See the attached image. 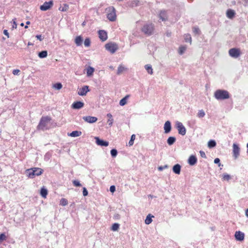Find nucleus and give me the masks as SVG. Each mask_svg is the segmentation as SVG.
Here are the masks:
<instances>
[{
  "instance_id": "obj_9",
  "label": "nucleus",
  "mask_w": 248,
  "mask_h": 248,
  "mask_svg": "<svg viewBox=\"0 0 248 248\" xmlns=\"http://www.w3.org/2000/svg\"><path fill=\"white\" fill-rule=\"evenodd\" d=\"M53 3L52 0L48 2H45L40 6V9L42 11H46L49 9L53 6Z\"/></svg>"
},
{
  "instance_id": "obj_60",
  "label": "nucleus",
  "mask_w": 248,
  "mask_h": 248,
  "mask_svg": "<svg viewBox=\"0 0 248 248\" xmlns=\"http://www.w3.org/2000/svg\"><path fill=\"white\" fill-rule=\"evenodd\" d=\"M20 26H24V23H22L20 24Z\"/></svg>"
},
{
  "instance_id": "obj_44",
  "label": "nucleus",
  "mask_w": 248,
  "mask_h": 248,
  "mask_svg": "<svg viewBox=\"0 0 248 248\" xmlns=\"http://www.w3.org/2000/svg\"><path fill=\"white\" fill-rule=\"evenodd\" d=\"M6 236L4 233H1L0 235V242H2L3 241L6 240Z\"/></svg>"
},
{
  "instance_id": "obj_55",
  "label": "nucleus",
  "mask_w": 248,
  "mask_h": 248,
  "mask_svg": "<svg viewBox=\"0 0 248 248\" xmlns=\"http://www.w3.org/2000/svg\"><path fill=\"white\" fill-rule=\"evenodd\" d=\"M36 37L40 41H42L43 40V38L41 35H37Z\"/></svg>"
},
{
  "instance_id": "obj_22",
  "label": "nucleus",
  "mask_w": 248,
  "mask_h": 248,
  "mask_svg": "<svg viewBox=\"0 0 248 248\" xmlns=\"http://www.w3.org/2000/svg\"><path fill=\"white\" fill-rule=\"evenodd\" d=\"M82 133L81 131H74L70 133L68 135L72 137H77L80 136L81 135Z\"/></svg>"
},
{
  "instance_id": "obj_47",
  "label": "nucleus",
  "mask_w": 248,
  "mask_h": 248,
  "mask_svg": "<svg viewBox=\"0 0 248 248\" xmlns=\"http://www.w3.org/2000/svg\"><path fill=\"white\" fill-rule=\"evenodd\" d=\"M193 31L196 34H199L200 31L199 29L196 27L193 28Z\"/></svg>"
},
{
  "instance_id": "obj_48",
  "label": "nucleus",
  "mask_w": 248,
  "mask_h": 248,
  "mask_svg": "<svg viewBox=\"0 0 248 248\" xmlns=\"http://www.w3.org/2000/svg\"><path fill=\"white\" fill-rule=\"evenodd\" d=\"M168 168V166L167 165H165L163 166H159L158 168V170H159V171H162L164 169H167Z\"/></svg>"
},
{
  "instance_id": "obj_45",
  "label": "nucleus",
  "mask_w": 248,
  "mask_h": 248,
  "mask_svg": "<svg viewBox=\"0 0 248 248\" xmlns=\"http://www.w3.org/2000/svg\"><path fill=\"white\" fill-rule=\"evenodd\" d=\"M73 184L76 186H81V184L78 180H74V181H73Z\"/></svg>"
},
{
  "instance_id": "obj_59",
  "label": "nucleus",
  "mask_w": 248,
  "mask_h": 248,
  "mask_svg": "<svg viewBox=\"0 0 248 248\" xmlns=\"http://www.w3.org/2000/svg\"><path fill=\"white\" fill-rule=\"evenodd\" d=\"M247 148H248V149H247V153L248 154V143L247 144Z\"/></svg>"
},
{
  "instance_id": "obj_20",
  "label": "nucleus",
  "mask_w": 248,
  "mask_h": 248,
  "mask_svg": "<svg viewBox=\"0 0 248 248\" xmlns=\"http://www.w3.org/2000/svg\"><path fill=\"white\" fill-rule=\"evenodd\" d=\"M181 166L179 164H177L173 167L172 170L175 173L179 174L181 171Z\"/></svg>"
},
{
  "instance_id": "obj_8",
  "label": "nucleus",
  "mask_w": 248,
  "mask_h": 248,
  "mask_svg": "<svg viewBox=\"0 0 248 248\" xmlns=\"http://www.w3.org/2000/svg\"><path fill=\"white\" fill-rule=\"evenodd\" d=\"M229 54L232 57L237 58L240 55V51L238 48H233L229 50Z\"/></svg>"
},
{
  "instance_id": "obj_34",
  "label": "nucleus",
  "mask_w": 248,
  "mask_h": 248,
  "mask_svg": "<svg viewBox=\"0 0 248 248\" xmlns=\"http://www.w3.org/2000/svg\"><path fill=\"white\" fill-rule=\"evenodd\" d=\"M125 68L124 66L122 65H120L118 68L117 74L118 75L121 74L124 70H125Z\"/></svg>"
},
{
  "instance_id": "obj_49",
  "label": "nucleus",
  "mask_w": 248,
  "mask_h": 248,
  "mask_svg": "<svg viewBox=\"0 0 248 248\" xmlns=\"http://www.w3.org/2000/svg\"><path fill=\"white\" fill-rule=\"evenodd\" d=\"M88 194V191L85 187L83 188V195L84 196H86Z\"/></svg>"
},
{
  "instance_id": "obj_12",
  "label": "nucleus",
  "mask_w": 248,
  "mask_h": 248,
  "mask_svg": "<svg viewBox=\"0 0 248 248\" xmlns=\"http://www.w3.org/2000/svg\"><path fill=\"white\" fill-rule=\"evenodd\" d=\"M96 143L101 146L107 147L108 145V142L100 139L98 137H95Z\"/></svg>"
},
{
  "instance_id": "obj_58",
  "label": "nucleus",
  "mask_w": 248,
  "mask_h": 248,
  "mask_svg": "<svg viewBox=\"0 0 248 248\" xmlns=\"http://www.w3.org/2000/svg\"><path fill=\"white\" fill-rule=\"evenodd\" d=\"M30 24V21H27V22H26V24H27V25H29V24Z\"/></svg>"
},
{
  "instance_id": "obj_3",
  "label": "nucleus",
  "mask_w": 248,
  "mask_h": 248,
  "mask_svg": "<svg viewBox=\"0 0 248 248\" xmlns=\"http://www.w3.org/2000/svg\"><path fill=\"white\" fill-rule=\"evenodd\" d=\"M214 96L217 100H224L229 98L230 94L226 90H217L215 92Z\"/></svg>"
},
{
  "instance_id": "obj_32",
  "label": "nucleus",
  "mask_w": 248,
  "mask_h": 248,
  "mask_svg": "<svg viewBox=\"0 0 248 248\" xmlns=\"http://www.w3.org/2000/svg\"><path fill=\"white\" fill-rule=\"evenodd\" d=\"M205 113L203 109H201L199 110L198 113H197V117L202 118L205 116Z\"/></svg>"
},
{
  "instance_id": "obj_53",
  "label": "nucleus",
  "mask_w": 248,
  "mask_h": 248,
  "mask_svg": "<svg viewBox=\"0 0 248 248\" xmlns=\"http://www.w3.org/2000/svg\"><path fill=\"white\" fill-rule=\"evenodd\" d=\"M111 192H114L115 191V186H111L109 189Z\"/></svg>"
},
{
  "instance_id": "obj_5",
  "label": "nucleus",
  "mask_w": 248,
  "mask_h": 248,
  "mask_svg": "<svg viewBox=\"0 0 248 248\" xmlns=\"http://www.w3.org/2000/svg\"><path fill=\"white\" fill-rule=\"evenodd\" d=\"M154 29V25L152 24H145L142 28V31L147 35H150L153 34Z\"/></svg>"
},
{
  "instance_id": "obj_6",
  "label": "nucleus",
  "mask_w": 248,
  "mask_h": 248,
  "mask_svg": "<svg viewBox=\"0 0 248 248\" xmlns=\"http://www.w3.org/2000/svg\"><path fill=\"white\" fill-rule=\"evenodd\" d=\"M175 126L179 134L182 136L186 135V129L182 123L177 121L175 123Z\"/></svg>"
},
{
  "instance_id": "obj_52",
  "label": "nucleus",
  "mask_w": 248,
  "mask_h": 248,
  "mask_svg": "<svg viewBox=\"0 0 248 248\" xmlns=\"http://www.w3.org/2000/svg\"><path fill=\"white\" fill-rule=\"evenodd\" d=\"M16 19H13V25L12 26L13 29H16L17 28V24L15 21Z\"/></svg>"
},
{
  "instance_id": "obj_4",
  "label": "nucleus",
  "mask_w": 248,
  "mask_h": 248,
  "mask_svg": "<svg viewBox=\"0 0 248 248\" xmlns=\"http://www.w3.org/2000/svg\"><path fill=\"white\" fill-rule=\"evenodd\" d=\"M107 11V18L111 21H114L116 20V10L114 7L111 6L106 9Z\"/></svg>"
},
{
  "instance_id": "obj_36",
  "label": "nucleus",
  "mask_w": 248,
  "mask_h": 248,
  "mask_svg": "<svg viewBox=\"0 0 248 248\" xmlns=\"http://www.w3.org/2000/svg\"><path fill=\"white\" fill-rule=\"evenodd\" d=\"M185 40L186 42L191 43V37L189 34H185Z\"/></svg>"
},
{
  "instance_id": "obj_15",
  "label": "nucleus",
  "mask_w": 248,
  "mask_h": 248,
  "mask_svg": "<svg viewBox=\"0 0 248 248\" xmlns=\"http://www.w3.org/2000/svg\"><path fill=\"white\" fill-rule=\"evenodd\" d=\"M164 129L165 133H169L170 132L171 129V125L170 121H167L165 123Z\"/></svg>"
},
{
  "instance_id": "obj_16",
  "label": "nucleus",
  "mask_w": 248,
  "mask_h": 248,
  "mask_svg": "<svg viewBox=\"0 0 248 248\" xmlns=\"http://www.w3.org/2000/svg\"><path fill=\"white\" fill-rule=\"evenodd\" d=\"M244 233L240 231H237L235 233V239L238 241H243L244 239Z\"/></svg>"
},
{
  "instance_id": "obj_31",
  "label": "nucleus",
  "mask_w": 248,
  "mask_h": 248,
  "mask_svg": "<svg viewBox=\"0 0 248 248\" xmlns=\"http://www.w3.org/2000/svg\"><path fill=\"white\" fill-rule=\"evenodd\" d=\"M216 146V142L214 140H210L208 142V146L209 148H211Z\"/></svg>"
},
{
  "instance_id": "obj_23",
  "label": "nucleus",
  "mask_w": 248,
  "mask_h": 248,
  "mask_svg": "<svg viewBox=\"0 0 248 248\" xmlns=\"http://www.w3.org/2000/svg\"><path fill=\"white\" fill-rule=\"evenodd\" d=\"M83 42L82 38L80 36H77L75 40V42L77 46H79Z\"/></svg>"
},
{
  "instance_id": "obj_29",
  "label": "nucleus",
  "mask_w": 248,
  "mask_h": 248,
  "mask_svg": "<svg viewBox=\"0 0 248 248\" xmlns=\"http://www.w3.org/2000/svg\"><path fill=\"white\" fill-rule=\"evenodd\" d=\"M152 217H154V216H151V214H149L145 220V223L146 224H149L152 222Z\"/></svg>"
},
{
  "instance_id": "obj_13",
  "label": "nucleus",
  "mask_w": 248,
  "mask_h": 248,
  "mask_svg": "<svg viewBox=\"0 0 248 248\" xmlns=\"http://www.w3.org/2000/svg\"><path fill=\"white\" fill-rule=\"evenodd\" d=\"M89 92V86H84L79 89L78 92V94L81 96H84Z\"/></svg>"
},
{
  "instance_id": "obj_14",
  "label": "nucleus",
  "mask_w": 248,
  "mask_h": 248,
  "mask_svg": "<svg viewBox=\"0 0 248 248\" xmlns=\"http://www.w3.org/2000/svg\"><path fill=\"white\" fill-rule=\"evenodd\" d=\"M99 37L102 41H105L108 38L107 32L103 30H100L98 31Z\"/></svg>"
},
{
  "instance_id": "obj_50",
  "label": "nucleus",
  "mask_w": 248,
  "mask_h": 248,
  "mask_svg": "<svg viewBox=\"0 0 248 248\" xmlns=\"http://www.w3.org/2000/svg\"><path fill=\"white\" fill-rule=\"evenodd\" d=\"M19 72L20 70L18 69H15L13 71V74L14 75H17Z\"/></svg>"
},
{
  "instance_id": "obj_18",
  "label": "nucleus",
  "mask_w": 248,
  "mask_h": 248,
  "mask_svg": "<svg viewBox=\"0 0 248 248\" xmlns=\"http://www.w3.org/2000/svg\"><path fill=\"white\" fill-rule=\"evenodd\" d=\"M197 162V159L195 155H191L188 159V163L191 166L194 165Z\"/></svg>"
},
{
  "instance_id": "obj_51",
  "label": "nucleus",
  "mask_w": 248,
  "mask_h": 248,
  "mask_svg": "<svg viewBox=\"0 0 248 248\" xmlns=\"http://www.w3.org/2000/svg\"><path fill=\"white\" fill-rule=\"evenodd\" d=\"M200 155L202 158H206V156L205 153L203 151H201L200 152Z\"/></svg>"
},
{
  "instance_id": "obj_19",
  "label": "nucleus",
  "mask_w": 248,
  "mask_h": 248,
  "mask_svg": "<svg viewBox=\"0 0 248 248\" xmlns=\"http://www.w3.org/2000/svg\"><path fill=\"white\" fill-rule=\"evenodd\" d=\"M235 15V13L234 10L232 9H229L227 11L226 16L228 18L230 19H232Z\"/></svg>"
},
{
  "instance_id": "obj_24",
  "label": "nucleus",
  "mask_w": 248,
  "mask_h": 248,
  "mask_svg": "<svg viewBox=\"0 0 248 248\" xmlns=\"http://www.w3.org/2000/svg\"><path fill=\"white\" fill-rule=\"evenodd\" d=\"M129 97V95H127L124 97L123 99H122L119 102L120 105L122 106L125 105L126 104L127 100Z\"/></svg>"
},
{
  "instance_id": "obj_63",
  "label": "nucleus",
  "mask_w": 248,
  "mask_h": 248,
  "mask_svg": "<svg viewBox=\"0 0 248 248\" xmlns=\"http://www.w3.org/2000/svg\"><path fill=\"white\" fill-rule=\"evenodd\" d=\"M149 196L151 197V198H153V196H152L151 195H150Z\"/></svg>"
},
{
  "instance_id": "obj_1",
  "label": "nucleus",
  "mask_w": 248,
  "mask_h": 248,
  "mask_svg": "<svg viewBox=\"0 0 248 248\" xmlns=\"http://www.w3.org/2000/svg\"><path fill=\"white\" fill-rule=\"evenodd\" d=\"M51 119L48 116L42 117L37 125V129L44 131L48 128V124L50 123Z\"/></svg>"
},
{
  "instance_id": "obj_62",
  "label": "nucleus",
  "mask_w": 248,
  "mask_h": 248,
  "mask_svg": "<svg viewBox=\"0 0 248 248\" xmlns=\"http://www.w3.org/2000/svg\"><path fill=\"white\" fill-rule=\"evenodd\" d=\"M28 26H26L25 27V28H28Z\"/></svg>"
},
{
  "instance_id": "obj_10",
  "label": "nucleus",
  "mask_w": 248,
  "mask_h": 248,
  "mask_svg": "<svg viewBox=\"0 0 248 248\" xmlns=\"http://www.w3.org/2000/svg\"><path fill=\"white\" fill-rule=\"evenodd\" d=\"M233 155L234 157V158L236 159L237 158L239 155V153H240V148L239 147L238 145L236 143L233 144Z\"/></svg>"
},
{
  "instance_id": "obj_39",
  "label": "nucleus",
  "mask_w": 248,
  "mask_h": 248,
  "mask_svg": "<svg viewBox=\"0 0 248 248\" xmlns=\"http://www.w3.org/2000/svg\"><path fill=\"white\" fill-rule=\"evenodd\" d=\"M68 204V201L66 199L62 198L60 201V204L62 206H65Z\"/></svg>"
},
{
  "instance_id": "obj_35",
  "label": "nucleus",
  "mask_w": 248,
  "mask_h": 248,
  "mask_svg": "<svg viewBox=\"0 0 248 248\" xmlns=\"http://www.w3.org/2000/svg\"><path fill=\"white\" fill-rule=\"evenodd\" d=\"M120 225L118 223H114L111 227V230L113 231H117L119 228Z\"/></svg>"
},
{
  "instance_id": "obj_38",
  "label": "nucleus",
  "mask_w": 248,
  "mask_h": 248,
  "mask_svg": "<svg viewBox=\"0 0 248 248\" xmlns=\"http://www.w3.org/2000/svg\"><path fill=\"white\" fill-rule=\"evenodd\" d=\"M135 139V135L134 134L132 135L131 137L130 140H129L128 142V144L130 146L133 145L134 143V140Z\"/></svg>"
},
{
  "instance_id": "obj_25",
  "label": "nucleus",
  "mask_w": 248,
  "mask_h": 248,
  "mask_svg": "<svg viewBox=\"0 0 248 248\" xmlns=\"http://www.w3.org/2000/svg\"><path fill=\"white\" fill-rule=\"evenodd\" d=\"M176 141V138L174 137H170L167 140V143L169 145H172Z\"/></svg>"
},
{
  "instance_id": "obj_56",
  "label": "nucleus",
  "mask_w": 248,
  "mask_h": 248,
  "mask_svg": "<svg viewBox=\"0 0 248 248\" xmlns=\"http://www.w3.org/2000/svg\"><path fill=\"white\" fill-rule=\"evenodd\" d=\"M246 216L248 217V208L246 210Z\"/></svg>"
},
{
  "instance_id": "obj_26",
  "label": "nucleus",
  "mask_w": 248,
  "mask_h": 248,
  "mask_svg": "<svg viewBox=\"0 0 248 248\" xmlns=\"http://www.w3.org/2000/svg\"><path fill=\"white\" fill-rule=\"evenodd\" d=\"M47 190L46 188L44 187H42L41 188L40 194L43 198H46L47 195Z\"/></svg>"
},
{
  "instance_id": "obj_54",
  "label": "nucleus",
  "mask_w": 248,
  "mask_h": 248,
  "mask_svg": "<svg viewBox=\"0 0 248 248\" xmlns=\"http://www.w3.org/2000/svg\"><path fill=\"white\" fill-rule=\"evenodd\" d=\"M3 33L4 35L7 36L8 38L9 37V33L8 32V31L6 30H4L3 31Z\"/></svg>"
},
{
  "instance_id": "obj_46",
  "label": "nucleus",
  "mask_w": 248,
  "mask_h": 248,
  "mask_svg": "<svg viewBox=\"0 0 248 248\" xmlns=\"http://www.w3.org/2000/svg\"><path fill=\"white\" fill-rule=\"evenodd\" d=\"M214 163L215 164H218V166L219 167H220V166H223L221 164L220 162V159L219 158H216L214 160Z\"/></svg>"
},
{
  "instance_id": "obj_28",
  "label": "nucleus",
  "mask_w": 248,
  "mask_h": 248,
  "mask_svg": "<svg viewBox=\"0 0 248 248\" xmlns=\"http://www.w3.org/2000/svg\"><path fill=\"white\" fill-rule=\"evenodd\" d=\"M94 71L93 68L91 66H89L87 69V75L88 77H90L93 75V73Z\"/></svg>"
},
{
  "instance_id": "obj_11",
  "label": "nucleus",
  "mask_w": 248,
  "mask_h": 248,
  "mask_svg": "<svg viewBox=\"0 0 248 248\" xmlns=\"http://www.w3.org/2000/svg\"><path fill=\"white\" fill-rule=\"evenodd\" d=\"M83 119L88 123H94L97 121V118L96 117L93 116H84Z\"/></svg>"
},
{
  "instance_id": "obj_37",
  "label": "nucleus",
  "mask_w": 248,
  "mask_h": 248,
  "mask_svg": "<svg viewBox=\"0 0 248 248\" xmlns=\"http://www.w3.org/2000/svg\"><path fill=\"white\" fill-rule=\"evenodd\" d=\"M186 47L185 46H180L179 48V53L182 55L186 51Z\"/></svg>"
},
{
  "instance_id": "obj_7",
  "label": "nucleus",
  "mask_w": 248,
  "mask_h": 248,
  "mask_svg": "<svg viewBox=\"0 0 248 248\" xmlns=\"http://www.w3.org/2000/svg\"><path fill=\"white\" fill-rule=\"evenodd\" d=\"M106 49L111 53H114L118 48L116 44L109 43L105 45Z\"/></svg>"
},
{
  "instance_id": "obj_27",
  "label": "nucleus",
  "mask_w": 248,
  "mask_h": 248,
  "mask_svg": "<svg viewBox=\"0 0 248 248\" xmlns=\"http://www.w3.org/2000/svg\"><path fill=\"white\" fill-rule=\"evenodd\" d=\"M107 116L108 118V124L109 125V126H111L113 123L112 115L110 113H108L107 114Z\"/></svg>"
},
{
  "instance_id": "obj_61",
  "label": "nucleus",
  "mask_w": 248,
  "mask_h": 248,
  "mask_svg": "<svg viewBox=\"0 0 248 248\" xmlns=\"http://www.w3.org/2000/svg\"><path fill=\"white\" fill-rule=\"evenodd\" d=\"M28 45H32V44L30 43V42L28 43Z\"/></svg>"
},
{
  "instance_id": "obj_43",
  "label": "nucleus",
  "mask_w": 248,
  "mask_h": 248,
  "mask_svg": "<svg viewBox=\"0 0 248 248\" xmlns=\"http://www.w3.org/2000/svg\"><path fill=\"white\" fill-rule=\"evenodd\" d=\"M222 177L224 180L229 181L231 179L230 175L227 173L223 174Z\"/></svg>"
},
{
  "instance_id": "obj_42",
  "label": "nucleus",
  "mask_w": 248,
  "mask_h": 248,
  "mask_svg": "<svg viewBox=\"0 0 248 248\" xmlns=\"http://www.w3.org/2000/svg\"><path fill=\"white\" fill-rule=\"evenodd\" d=\"M117 151L115 149H113L110 151L111 155L113 157H116L117 155Z\"/></svg>"
},
{
  "instance_id": "obj_17",
  "label": "nucleus",
  "mask_w": 248,
  "mask_h": 248,
  "mask_svg": "<svg viewBox=\"0 0 248 248\" xmlns=\"http://www.w3.org/2000/svg\"><path fill=\"white\" fill-rule=\"evenodd\" d=\"M84 103L81 101L75 102L72 105V107L74 109H80L83 108Z\"/></svg>"
},
{
  "instance_id": "obj_21",
  "label": "nucleus",
  "mask_w": 248,
  "mask_h": 248,
  "mask_svg": "<svg viewBox=\"0 0 248 248\" xmlns=\"http://www.w3.org/2000/svg\"><path fill=\"white\" fill-rule=\"evenodd\" d=\"M159 17L162 21H165L167 19L166 12L164 10L161 11L159 13Z\"/></svg>"
},
{
  "instance_id": "obj_57",
  "label": "nucleus",
  "mask_w": 248,
  "mask_h": 248,
  "mask_svg": "<svg viewBox=\"0 0 248 248\" xmlns=\"http://www.w3.org/2000/svg\"><path fill=\"white\" fill-rule=\"evenodd\" d=\"M67 9H65V8H63L62 9V11H66Z\"/></svg>"
},
{
  "instance_id": "obj_40",
  "label": "nucleus",
  "mask_w": 248,
  "mask_h": 248,
  "mask_svg": "<svg viewBox=\"0 0 248 248\" xmlns=\"http://www.w3.org/2000/svg\"><path fill=\"white\" fill-rule=\"evenodd\" d=\"M91 41L89 38H87L85 39L84 42V46L86 47H88L90 46Z\"/></svg>"
},
{
  "instance_id": "obj_41",
  "label": "nucleus",
  "mask_w": 248,
  "mask_h": 248,
  "mask_svg": "<svg viewBox=\"0 0 248 248\" xmlns=\"http://www.w3.org/2000/svg\"><path fill=\"white\" fill-rule=\"evenodd\" d=\"M53 87L57 90H60L62 88V84L61 83H57L53 85Z\"/></svg>"
},
{
  "instance_id": "obj_2",
  "label": "nucleus",
  "mask_w": 248,
  "mask_h": 248,
  "mask_svg": "<svg viewBox=\"0 0 248 248\" xmlns=\"http://www.w3.org/2000/svg\"><path fill=\"white\" fill-rule=\"evenodd\" d=\"M43 172V170L39 168H32L26 170V175L30 178H33L35 176H39Z\"/></svg>"
},
{
  "instance_id": "obj_33",
  "label": "nucleus",
  "mask_w": 248,
  "mask_h": 248,
  "mask_svg": "<svg viewBox=\"0 0 248 248\" xmlns=\"http://www.w3.org/2000/svg\"><path fill=\"white\" fill-rule=\"evenodd\" d=\"M145 69L149 74H153V69L151 65L147 64L145 66Z\"/></svg>"
},
{
  "instance_id": "obj_30",
  "label": "nucleus",
  "mask_w": 248,
  "mask_h": 248,
  "mask_svg": "<svg viewBox=\"0 0 248 248\" xmlns=\"http://www.w3.org/2000/svg\"><path fill=\"white\" fill-rule=\"evenodd\" d=\"M47 51L44 50L42 51L41 52H39L38 54V56L40 58H45L47 57Z\"/></svg>"
}]
</instances>
